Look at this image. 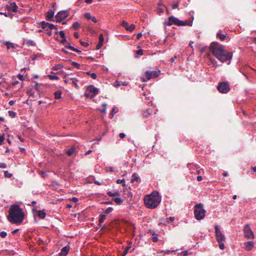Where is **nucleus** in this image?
Here are the masks:
<instances>
[{"mask_svg": "<svg viewBox=\"0 0 256 256\" xmlns=\"http://www.w3.org/2000/svg\"><path fill=\"white\" fill-rule=\"evenodd\" d=\"M38 215L40 218L44 219L46 216V213L44 210H38Z\"/></svg>", "mask_w": 256, "mask_h": 256, "instance_id": "19", "label": "nucleus"}, {"mask_svg": "<svg viewBox=\"0 0 256 256\" xmlns=\"http://www.w3.org/2000/svg\"><path fill=\"white\" fill-rule=\"evenodd\" d=\"M142 36V34L141 32H140L138 34L137 36H136V38L138 40H139Z\"/></svg>", "mask_w": 256, "mask_h": 256, "instance_id": "56", "label": "nucleus"}, {"mask_svg": "<svg viewBox=\"0 0 256 256\" xmlns=\"http://www.w3.org/2000/svg\"><path fill=\"white\" fill-rule=\"evenodd\" d=\"M112 200L118 204H120L122 202V199L118 197L113 198Z\"/></svg>", "mask_w": 256, "mask_h": 256, "instance_id": "30", "label": "nucleus"}, {"mask_svg": "<svg viewBox=\"0 0 256 256\" xmlns=\"http://www.w3.org/2000/svg\"><path fill=\"white\" fill-rule=\"evenodd\" d=\"M98 39H99V42H98V43L96 45V50L100 49L102 48V46L103 45L104 41V36H103L102 34H100L99 36Z\"/></svg>", "mask_w": 256, "mask_h": 256, "instance_id": "14", "label": "nucleus"}, {"mask_svg": "<svg viewBox=\"0 0 256 256\" xmlns=\"http://www.w3.org/2000/svg\"><path fill=\"white\" fill-rule=\"evenodd\" d=\"M90 20H92L94 22H97V20H96V18L94 16H92Z\"/></svg>", "mask_w": 256, "mask_h": 256, "instance_id": "58", "label": "nucleus"}, {"mask_svg": "<svg viewBox=\"0 0 256 256\" xmlns=\"http://www.w3.org/2000/svg\"><path fill=\"white\" fill-rule=\"evenodd\" d=\"M120 85H122V86H127L128 85V82H119L118 80H116L114 84V86L116 87V88H118V86H120Z\"/></svg>", "mask_w": 256, "mask_h": 256, "instance_id": "23", "label": "nucleus"}, {"mask_svg": "<svg viewBox=\"0 0 256 256\" xmlns=\"http://www.w3.org/2000/svg\"><path fill=\"white\" fill-rule=\"evenodd\" d=\"M61 42L64 44L66 43L67 42V41H66V36L64 37V38H62V40H61Z\"/></svg>", "mask_w": 256, "mask_h": 256, "instance_id": "52", "label": "nucleus"}, {"mask_svg": "<svg viewBox=\"0 0 256 256\" xmlns=\"http://www.w3.org/2000/svg\"><path fill=\"white\" fill-rule=\"evenodd\" d=\"M6 8L8 10H11L13 12H16L18 8L14 2L9 3L6 6Z\"/></svg>", "mask_w": 256, "mask_h": 256, "instance_id": "13", "label": "nucleus"}, {"mask_svg": "<svg viewBox=\"0 0 256 256\" xmlns=\"http://www.w3.org/2000/svg\"><path fill=\"white\" fill-rule=\"evenodd\" d=\"M41 27L45 30L46 31L48 30H52L56 29L55 26L52 24H50L46 22H42L41 24Z\"/></svg>", "mask_w": 256, "mask_h": 256, "instance_id": "12", "label": "nucleus"}, {"mask_svg": "<svg viewBox=\"0 0 256 256\" xmlns=\"http://www.w3.org/2000/svg\"><path fill=\"white\" fill-rule=\"evenodd\" d=\"M106 214H102L100 216V218H99V225L100 226H102V224L104 222V220H106Z\"/></svg>", "mask_w": 256, "mask_h": 256, "instance_id": "24", "label": "nucleus"}, {"mask_svg": "<svg viewBox=\"0 0 256 256\" xmlns=\"http://www.w3.org/2000/svg\"><path fill=\"white\" fill-rule=\"evenodd\" d=\"M150 112H151V110H149V109H148V110H146V111H144V116L147 117V116H148L150 115Z\"/></svg>", "mask_w": 256, "mask_h": 256, "instance_id": "42", "label": "nucleus"}, {"mask_svg": "<svg viewBox=\"0 0 256 256\" xmlns=\"http://www.w3.org/2000/svg\"><path fill=\"white\" fill-rule=\"evenodd\" d=\"M114 170V168L112 166H107L106 168V170L108 172H112Z\"/></svg>", "mask_w": 256, "mask_h": 256, "instance_id": "39", "label": "nucleus"}, {"mask_svg": "<svg viewBox=\"0 0 256 256\" xmlns=\"http://www.w3.org/2000/svg\"><path fill=\"white\" fill-rule=\"evenodd\" d=\"M113 210L112 208V207H108L107 208L105 211H104V214H106L107 216L108 214L110 213Z\"/></svg>", "mask_w": 256, "mask_h": 256, "instance_id": "33", "label": "nucleus"}, {"mask_svg": "<svg viewBox=\"0 0 256 256\" xmlns=\"http://www.w3.org/2000/svg\"><path fill=\"white\" fill-rule=\"evenodd\" d=\"M160 200V198L158 194H152L144 198V204L147 208H154L159 204Z\"/></svg>", "mask_w": 256, "mask_h": 256, "instance_id": "3", "label": "nucleus"}, {"mask_svg": "<svg viewBox=\"0 0 256 256\" xmlns=\"http://www.w3.org/2000/svg\"><path fill=\"white\" fill-rule=\"evenodd\" d=\"M160 73V71H156V70H148L146 72V79L144 78H142V81L144 82H146L151 78H156L159 76V74Z\"/></svg>", "mask_w": 256, "mask_h": 256, "instance_id": "7", "label": "nucleus"}, {"mask_svg": "<svg viewBox=\"0 0 256 256\" xmlns=\"http://www.w3.org/2000/svg\"><path fill=\"white\" fill-rule=\"evenodd\" d=\"M125 136H126V134L123 132H122L120 134V137L121 138H125Z\"/></svg>", "mask_w": 256, "mask_h": 256, "instance_id": "54", "label": "nucleus"}, {"mask_svg": "<svg viewBox=\"0 0 256 256\" xmlns=\"http://www.w3.org/2000/svg\"><path fill=\"white\" fill-rule=\"evenodd\" d=\"M216 240L219 244V248L221 250L224 248V242L226 240L225 236L222 234L218 226L215 224L214 226Z\"/></svg>", "mask_w": 256, "mask_h": 256, "instance_id": "5", "label": "nucleus"}, {"mask_svg": "<svg viewBox=\"0 0 256 256\" xmlns=\"http://www.w3.org/2000/svg\"><path fill=\"white\" fill-rule=\"evenodd\" d=\"M188 167L190 170H192V169H193V168L196 169V174H200V170H198L197 166H196L192 164H188Z\"/></svg>", "mask_w": 256, "mask_h": 256, "instance_id": "22", "label": "nucleus"}, {"mask_svg": "<svg viewBox=\"0 0 256 256\" xmlns=\"http://www.w3.org/2000/svg\"><path fill=\"white\" fill-rule=\"evenodd\" d=\"M137 54L139 55H142L143 54L142 50H139L137 51Z\"/></svg>", "mask_w": 256, "mask_h": 256, "instance_id": "57", "label": "nucleus"}, {"mask_svg": "<svg viewBox=\"0 0 256 256\" xmlns=\"http://www.w3.org/2000/svg\"><path fill=\"white\" fill-rule=\"evenodd\" d=\"M52 74L48 75V76L50 80H58L60 78L57 76L55 75V73L54 72H51Z\"/></svg>", "mask_w": 256, "mask_h": 256, "instance_id": "20", "label": "nucleus"}, {"mask_svg": "<svg viewBox=\"0 0 256 256\" xmlns=\"http://www.w3.org/2000/svg\"><path fill=\"white\" fill-rule=\"evenodd\" d=\"M4 44L6 46L8 50L9 49H16V45L12 42H6L4 43Z\"/></svg>", "mask_w": 256, "mask_h": 256, "instance_id": "17", "label": "nucleus"}, {"mask_svg": "<svg viewBox=\"0 0 256 256\" xmlns=\"http://www.w3.org/2000/svg\"><path fill=\"white\" fill-rule=\"evenodd\" d=\"M206 212V211L203 208V206L202 204H198L195 205L194 214L196 220H202L205 216Z\"/></svg>", "mask_w": 256, "mask_h": 256, "instance_id": "6", "label": "nucleus"}, {"mask_svg": "<svg viewBox=\"0 0 256 256\" xmlns=\"http://www.w3.org/2000/svg\"><path fill=\"white\" fill-rule=\"evenodd\" d=\"M68 16V12L66 10L59 12L56 16V21L58 22H60L67 18Z\"/></svg>", "mask_w": 256, "mask_h": 256, "instance_id": "11", "label": "nucleus"}, {"mask_svg": "<svg viewBox=\"0 0 256 256\" xmlns=\"http://www.w3.org/2000/svg\"><path fill=\"white\" fill-rule=\"evenodd\" d=\"M210 50L214 56L222 62L232 58V53L225 50L224 46L218 42H212L210 46Z\"/></svg>", "mask_w": 256, "mask_h": 256, "instance_id": "1", "label": "nucleus"}, {"mask_svg": "<svg viewBox=\"0 0 256 256\" xmlns=\"http://www.w3.org/2000/svg\"><path fill=\"white\" fill-rule=\"evenodd\" d=\"M62 68V66L61 64H57V65L54 66L52 68V70H60Z\"/></svg>", "mask_w": 256, "mask_h": 256, "instance_id": "34", "label": "nucleus"}, {"mask_svg": "<svg viewBox=\"0 0 256 256\" xmlns=\"http://www.w3.org/2000/svg\"><path fill=\"white\" fill-rule=\"evenodd\" d=\"M72 200L74 202H78V198L76 197H74L72 198Z\"/></svg>", "mask_w": 256, "mask_h": 256, "instance_id": "60", "label": "nucleus"}, {"mask_svg": "<svg viewBox=\"0 0 256 256\" xmlns=\"http://www.w3.org/2000/svg\"><path fill=\"white\" fill-rule=\"evenodd\" d=\"M84 18L87 20H90L92 16L90 12H86L84 15Z\"/></svg>", "mask_w": 256, "mask_h": 256, "instance_id": "40", "label": "nucleus"}, {"mask_svg": "<svg viewBox=\"0 0 256 256\" xmlns=\"http://www.w3.org/2000/svg\"><path fill=\"white\" fill-rule=\"evenodd\" d=\"M128 254V250H125L123 252V254L122 256H126V255Z\"/></svg>", "mask_w": 256, "mask_h": 256, "instance_id": "64", "label": "nucleus"}, {"mask_svg": "<svg viewBox=\"0 0 256 256\" xmlns=\"http://www.w3.org/2000/svg\"><path fill=\"white\" fill-rule=\"evenodd\" d=\"M70 250V246H65L61 250L60 254V256H66Z\"/></svg>", "mask_w": 256, "mask_h": 256, "instance_id": "15", "label": "nucleus"}, {"mask_svg": "<svg viewBox=\"0 0 256 256\" xmlns=\"http://www.w3.org/2000/svg\"><path fill=\"white\" fill-rule=\"evenodd\" d=\"M178 4H174L172 5V8L173 9H176V8H177L178 7Z\"/></svg>", "mask_w": 256, "mask_h": 256, "instance_id": "55", "label": "nucleus"}, {"mask_svg": "<svg viewBox=\"0 0 256 256\" xmlns=\"http://www.w3.org/2000/svg\"><path fill=\"white\" fill-rule=\"evenodd\" d=\"M122 26H124L126 30V28H128V22H126L124 21V20H123L122 22Z\"/></svg>", "mask_w": 256, "mask_h": 256, "instance_id": "41", "label": "nucleus"}, {"mask_svg": "<svg viewBox=\"0 0 256 256\" xmlns=\"http://www.w3.org/2000/svg\"><path fill=\"white\" fill-rule=\"evenodd\" d=\"M244 246H245L246 250L249 251V250H252V248L254 247V242H251V241L248 242H246L244 243Z\"/></svg>", "mask_w": 256, "mask_h": 256, "instance_id": "16", "label": "nucleus"}, {"mask_svg": "<svg viewBox=\"0 0 256 256\" xmlns=\"http://www.w3.org/2000/svg\"><path fill=\"white\" fill-rule=\"evenodd\" d=\"M140 176L136 174H134L132 176V178L131 180L132 182H134L135 181L140 182Z\"/></svg>", "mask_w": 256, "mask_h": 256, "instance_id": "21", "label": "nucleus"}, {"mask_svg": "<svg viewBox=\"0 0 256 256\" xmlns=\"http://www.w3.org/2000/svg\"><path fill=\"white\" fill-rule=\"evenodd\" d=\"M64 44H65L66 48L69 49V46H70V44L66 42V43Z\"/></svg>", "mask_w": 256, "mask_h": 256, "instance_id": "62", "label": "nucleus"}, {"mask_svg": "<svg viewBox=\"0 0 256 256\" xmlns=\"http://www.w3.org/2000/svg\"><path fill=\"white\" fill-rule=\"evenodd\" d=\"M74 36L75 38H79V36H80V35H79V34L78 32H75L74 34Z\"/></svg>", "mask_w": 256, "mask_h": 256, "instance_id": "61", "label": "nucleus"}, {"mask_svg": "<svg viewBox=\"0 0 256 256\" xmlns=\"http://www.w3.org/2000/svg\"><path fill=\"white\" fill-rule=\"evenodd\" d=\"M54 12L50 10L47 12L46 14V20H52L54 18Z\"/></svg>", "mask_w": 256, "mask_h": 256, "instance_id": "18", "label": "nucleus"}, {"mask_svg": "<svg viewBox=\"0 0 256 256\" xmlns=\"http://www.w3.org/2000/svg\"><path fill=\"white\" fill-rule=\"evenodd\" d=\"M24 218V214L22 208L18 205L12 204L9 209L8 220L14 224H20Z\"/></svg>", "mask_w": 256, "mask_h": 256, "instance_id": "2", "label": "nucleus"}, {"mask_svg": "<svg viewBox=\"0 0 256 256\" xmlns=\"http://www.w3.org/2000/svg\"><path fill=\"white\" fill-rule=\"evenodd\" d=\"M79 27H80V24L78 22H74L72 26V28L75 30L78 29Z\"/></svg>", "mask_w": 256, "mask_h": 256, "instance_id": "37", "label": "nucleus"}, {"mask_svg": "<svg viewBox=\"0 0 256 256\" xmlns=\"http://www.w3.org/2000/svg\"><path fill=\"white\" fill-rule=\"evenodd\" d=\"M116 183L118 184H122L123 186H126V182L124 179H118L116 180Z\"/></svg>", "mask_w": 256, "mask_h": 256, "instance_id": "32", "label": "nucleus"}, {"mask_svg": "<svg viewBox=\"0 0 256 256\" xmlns=\"http://www.w3.org/2000/svg\"><path fill=\"white\" fill-rule=\"evenodd\" d=\"M7 233L6 232L2 231L0 232V236L2 238H4L6 236Z\"/></svg>", "mask_w": 256, "mask_h": 256, "instance_id": "45", "label": "nucleus"}, {"mask_svg": "<svg viewBox=\"0 0 256 256\" xmlns=\"http://www.w3.org/2000/svg\"><path fill=\"white\" fill-rule=\"evenodd\" d=\"M72 64L74 67L77 68H80V64L75 62H72Z\"/></svg>", "mask_w": 256, "mask_h": 256, "instance_id": "36", "label": "nucleus"}, {"mask_svg": "<svg viewBox=\"0 0 256 256\" xmlns=\"http://www.w3.org/2000/svg\"><path fill=\"white\" fill-rule=\"evenodd\" d=\"M87 74H90V77L92 78V79H96V78H97V76L96 74L95 73H90L89 72H88Z\"/></svg>", "mask_w": 256, "mask_h": 256, "instance_id": "43", "label": "nucleus"}, {"mask_svg": "<svg viewBox=\"0 0 256 256\" xmlns=\"http://www.w3.org/2000/svg\"><path fill=\"white\" fill-rule=\"evenodd\" d=\"M74 150L75 148L74 147H72L66 150V153L68 156H70L74 152Z\"/></svg>", "mask_w": 256, "mask_h": 256, "instance_id": "25", "label": "nucleus"}, {"mask_svg": "<svg viewBox=\"0 0 256 256\" xmlns=\"http://www.w3.org/2000/svg\"><path fill=\"white\" fill-rule=\"evenodd\" d=\"M118 112V108L116 107L114 108L110 112V114L111 115V116H110V118H112V117H113L114 114H115L116 112Z\"/></svg>", "mask_w": 256, "mask_h": 256, "instance_id": "27", "label": "nucleus"}, {"mask_svg": "<svg viewBox=\"0 0 256 256\" xmlns=\"http://www.w3.org/2000/svg\"><path fill=\"white\" fill-rule=\"evenodd\" d=\"M135 28V26L133 24H132L128 26V28H126V30L132 32Z\"/></svg>", "mask_w": 256, "mask_h": 256, "instance_id": "35", "label": "nucleus"}, {"mask_svg": "<svg viewBox=\"0 0 256 256\" xmlns=\"http://www.w3.org/2000/svg\"><path fill=\"white\" fill-rule=\"evenodd\" d=\"M107 194H108V196H116V195H118V192H114H114H110V191L108 192Z\"/></svg>", "mask_w": 256, "mask_h": 256, "instance_id": "44", "label": "nucleus"}, {"mask_svg": "<svg viewBox=\"0 0 256 256\" xmlns=\"http://www.w3.org/2000/svg\"><path fill=\"white\" fill-rule=\"evenodd\" d=\"M64 44H65L66 48L69 49V46H70V44L66 42V43Z\"/></svg>", "mask_w": 256, "mask_h": 256, "instance_id": "63", "label": "nucleus"}, {"mask_svg": "<svg viewBox=\"0 0 256 256\" xmlns=\"http://www.w3.org/2000/svg\"><path fill=\"white\" fill-rule=\"evenodd\" d=\"M217 36L220 38V39L222 40H224L226 38V35L224 34H221L220 32H218L217 34Z\"/></svg>", "mask_w": 256, "mask_h": 256, "instance_id": "31", "label": "nucleus"}, {"mask_svg": "<svg viewBox=\"0 0 256 256\" xmlns=\"http://www.w3.org/2000/svg\"><path fill=\"white\" fill-rule=\"evenodd\" d=\"M7 167V165L4 162H0V168H6Z\"/></svg>", "mask_w": 256, "mask_h": 256, "instance_id": "46", "label": "nucleus"}, {"mask_svg": "<svg viewBox=\"0 0 256 256\" xmlns=\"http://www.w3.org/2000/svg\"><path fill=\"white\" fill-rule=\"evenodd\" d=\"M98 92V89L94 86H89L85 92V96L86 97L92 98L96 96Z\"/></svg>", "mask_w": 256, "mask_h": 256, "instance_id": "8", "label": "nucleus"}, {"mask_svg": "<svg viewBox=\"0 0 256 256\" xmlns=\"http://www.w3.org/2000/svg\"><path fill=\"white\" fill-rule=\"evenodd\" d=\"M4 140V135L0 136V145H2Z\"/></svg>", "mask_w": 256, "mask_h": 256, "instance_id": "48", "label": "nucleus"}, {"mask_svg": "<svg viewBox=\"0 0 256 256\" xmlns=\"http://www.w3.org/2000/svg\"><path fill=\"white\" fill-rule=\"evenodd\" d=\"M179 254H182L184 256H186L188 255V250L182 251L180 253H179Z\"/></svg>", "mask_w": 256, "mask_h": 256, "instance_id": "47", "label": "nucleus"}, {"mask_svg": "<svg viewBox=\"0 0 256 256\" xmlns=\"http://www.w3.org/2000/svg\"><path fill=\"white\" fill-rule=\"evenodd\" d=\"M244 236L248 239L254 238V234L248 224L244 226Z\"/></svg>", "mask_w": 256, "mask_h": 256, "instance_id": "9", "label": "nucleus"}, {"mask_svg": "<svg viewBox=\"0 0 256 256\" xmlns=\"http://www.w3.org/2000/svg\"><path fill=\"white\" fill-rule=\"evenodd\" d=\"M80 44L82 46L84 47H87L88 46V44L87 42H81Z\"/></svg>", "mask_w": 256, "mask_h": 256, "instance_id": "50", "label": "nucleus"}, {"mask_svg": "<svg viewBox=\"0 0 256 256\" xmlns=\"http://www.w3.org/2000/svg\"><path fill=\"white\" fill-rule=\"evenodd\" d=\"M17 77L20 80H24V76L20 74H18L17 76Z\"/></svg>", "mask_w": 256, "mask_h": 256, "instance_id": "51", "label": "nucleus"}, {"mask_svg": "<svg viewBox=\"0 0 256 256\" xmlns=\"http://www.w3.org/2000/svg\"><path fill=\"white\" fill-rule=\"evenodd\" d=\"M8 114L9 116L11 117V118H15L16 116V113L14 112V111H12V110H9L8 112Z\"/></svg>", "mask_w": 256, "mask_h": 256, "instance_id": "38", "label": "nucleus"}, {"mask_svg": "<svg viewBox=\"0 0 256 256\" xmlns=\"http://www.w3.org/2000/svg\"><path fill=\"white\" fill-rule=\"evenodd\" d=\"M218 90L222 93H227L230 90L229 84L226 82L219 83L217 86Z\"/></svg>", "mask_w": 256, "mask_h": 256, "instance_id": "10", "label": "nucleus"}, {"mask_svg": "<svg viewBox=\"0 0 256 256\" xmlns=\"http://www.w3.org/2000/svg\"><path fill=\"white\" fill-rule=\"evenodd\" d=\"M194 19V18H192ZM192 20H184L182 21L180 20L178 18H176L174 16H170L168 18L167 20H166L164 22L165 25L170 26L172 24H175L178 26H192Z\"/></svg>", "mask_w": 256, "mask_h": 256, "instance_id": "4", "label": "nucleus"}, {"mask_svg": "<svg viewBox=\"0 0 256 256\" xmlns=\"http://www.w3.org/2000/svg\"><path fill=\"white\" fill-rule=\"evenodd\" d=\"M202 180V177L200 176H198V177H197V180L198 181V182H200Z\"/></svg>", "mask_w": 256, "mask_h": 256, "instance_id": "59", "label": "nucleus"}, {"mask_svg": "<svg viewBox=\"0 0 256 256\" xmlns=\"http://www.w3.org/2000/svg\"><path fill=\"white\" fill-rule=\"evenodd\" d=\"M152 242H156L158 240V237L157 235L154 232L152 234Z\"/></svg>", "mask_w": 256, "mask_h": 256, "instance_id": "28", "label": "nucleus"}, {"mask_svg": "<svg viewBox=\"0 0 256 256\" xmlns=\"http://www.w3.org/2000/svg\"><path fill=\"white\" fill-rule=\"evenodd\" d=\"M4 176L6 178H10L12 176V174L10 173L8 170L4 172Z\"/></svg>", "mask_w": 256, "mask_h": 256, "instance_id": "29", "label": "nucleus"}, {"mask_svg": "<svg viewBox=\"0 0 256 256\" xmlns=\"http://www.w3.org/2000/svg\"><path fill=\"white\" fill-rule=\"evenodd\" d=\"M56 33H58L62 38L65 37L64 32L62 30L57 32Z\"/></svg>", "mask_w": 256, "mask_h": 256, "instance_id": "49", "label": "nucleus"}, {"mask_svg": "<svg viewBox=\"0 0 256 256\" xmlns=\"http://www.w3.org/2000/svg\"><path fill=\"white\" fill-rule=\"evenodd\" d=\"M102 107H104V109L102 110V112H105L106 111V104H104L102 105Z\"/></svg>", "mask_w": 256, "mask_h": 256, "instance_id": "53", "label": "nucleus"}, {"mask_svg": "<svg viewBox=\"0 0 256 256\" xmlns=\"http://www.w3.org/2000/svg\"><path fill=\"white\" fill-rule=\"evenodd\" d=\"M61 96H62V92L60 90L56 91L54 92V97H55L56 99H60L62 97Z\"/></svg>", "mask_w": 256, "mask_h": 256, "instance_id": "26", "label": "nucleus"}]
</instances>
